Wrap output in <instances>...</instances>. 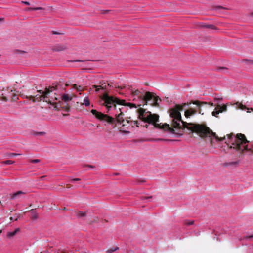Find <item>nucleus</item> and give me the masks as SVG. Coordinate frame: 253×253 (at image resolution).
Instances as JSON below:
<instances>
[{
  "mask_svg": "<svg viewBox=\"0 0 253 253\" xmlns=\"http://www.w3.org/2000/svg\"><path fill=\"white\" fill-rule=\"evenodd\" d=\"M53 34H58V33H57V32H53Z\"/></svg>",
  "mask_w": 253,
  "mask_h": 253,
  "instance_id": "obj_38",
  "label": "nucleus"
},
{
  "mask_svg": "<svg viewBox=\"0 0 253 253\" xmlns=\"http://www.w3.org/2000/svg\"><path fill=\"white\" fill-rule=\"evenodd\" d=\"M123 120H125L123 118V114L117 113L116 114V121L119 124L123 122Z\"/></svg>",
  "mask_w": 253,
  "mask_h": 253,
  "instance_id": "obj_12",
  "label": "nucleus"
},
{
  "mask_svg": "<svg viewBox=\"0 0 253 253\" xmlns=\"http://www.w3.org/2000/svg\"><path fill=\"white\" fill-rule=\"evenodd\" d=\"M193 221H191L186 222V224L188 225H192L193 224Z\"/></svg>",
  "mask_w": 253,
  "mask_h": 253,
  "instance_id": "obj_28",
  "label": "nucleus"
},
{
  "mask_svg": "<svg viewBox=\"0 0 253 253\" xmlns=\"http://www.w3.org/2000/svg\"><path fill=\"white\" fill-rule=\"evenodd\" d=\"M8 91H9L8 94L6 96H4V94H2L3 100L6 101L7 100L8 98H11L13 100L16 101L17 99V94L15 93V91L14 90L13 91L12 89H9Z\"/></svg>",
  "mask_w": 253,
  "mask_h": 253,
  "instance_id": "obj_8",
  "label": "nucleus"
},
{
  "mask_svg": "<svg viewBox=\"0 0 253 253\" xmlns=\"http://www.w3.org/2000/svg\"><path fill=\"white\" fill-rule=\"evenodd\" d=\"M37 217H38L37 214L36 213H35V212L32 211V215H31V218L33 220H35V219L37 218Z\"/></svg>",
  "mask_w": 253,
  "mask_h": 253,
  "instance_id": "obj_20",
  "label": "nucleus"
},
{
  "mask_svg": "<svg viewBox=\"0 0 253 253\" xmlns=\"http://www.w3.org/2000/svg\"><path fill=\"white\" fill-rule=\"evenodd\" d=\"M118 249V247H112L107 251V253H112L113 252Z\"/></svg>",
  "mask_w": 253,
  "mask_h": 253,
  "instance_id": "obj_18",
  "label": "nucleus"
},
{
  "mask_svg": "<svg viewBox=\"0 0 253 253\" xmlns=\"http://www.w3.org/2000/svg\"><path fill=\"white\" fill-rule=\"evenodd\" d=\"M251 14V16H253V12H252V13H251V14Z\"/></svg>",
  "mask_w": 253,
  "mask_h": 253,
  "instance_id": "obj_36",
  "label": "nucleus"
},
{
  "mask_svg": "<svg viewBox=\"0 0 253 253\" xmlns=\"http://www.w3.org/2000/svg\"><path fill=\"white\" fill-rule=\"evenodd\" d=\"M74 62H78V63H83L84 61L82 60H75Z\"/></svg>",
  "mask_w": 253,
  "mask_h": 253,
  "instance_id": "obj_30",
  "label": "nucleus"
},
{
  "mask_svg": "<svg viewBox=\"0 0 253 253\" xmlns=\"http://www.w3.org/2000/svg\"><path fill=\"white\" fill-rule=\"evenodd\" d=\"M41 8L40 7H36V8H31V7H29V8H27L26 9V11H30V10H39V9H41Z\"/></svg>",
  "mask_w": 253,
  "mask_h": 253,
  "instance_id": "obj_23",
  "label": "nucleus"
},
{
  "mask_svg": "<svg viewBox=\"0 0 253 253\" xmlns=\"http://www.w3.org/2000/svg\"><path fill=\"white\" fill-rule=\"evenodd\" d=\"M148 125H146V127H148Z\"/></svg>",
  "mask_w": 253,
  "mask_h": 253,
  "instance_id": "obj_39",
  "label": "nucleus"
},
{
  "mask_svg": "<svg viewBox=\"0 0 253 253\" xmlns=\"http://www.w3.org/2000/svg\"><path fill=\"white\" fill-rule=\"evenodd\" d=\"M73 88L76 89L78 91H80L83 89V87L81 86H78L77 84L73 85Z\"/></svg>",
  "mask_w": 253,
  "mask_h": 253,
  "instance_id": "obj_19",
  "label": "nucleus"
},
{
  "mask_svg": "<svg viewBox=\"0 0 253 253\" xmlns=\"http://www.w3.org/2000/svg\"><path fill=\"white\" fill-rule=\"evenodd\" d=\"M91 112L95 116V117L101 120L105 121L108 123H114L115 121L114 118L110 117L107 115L104 114L101 112H98L96 110L92 109Z\"/></svg>",
  "mask_w": 253,
  "mask_h": 253,
  "instance_id": "obj_5",
  "label": "nucleus"
},
{
  "mask_svg": "<svg viewBox=\"0 0 253 253\" xmlns=\"http://www.w3.org/2000/svg\"><path fill=\"white\" fill-rule=\"evenodd\" d=\"M235 105H236V107L237 108L243 110H247V112H249V108H247L245 105H243L242 104H241L240 103L237 102L235 104Z\"/></svg>",
  "mask_w": 253,
  "mask_h": 253,
  "instance_id": "obj_13",
  "label": "nucleus"
},
{
  "mask_svg": "<svg viewBox=\"0 0 253 253\" xmlns=\"http://www.w3.org/2000/svg\"><path fill=\"white\" fill-rule=\"evenodd\" d=\"M128 89L135 103H126L124 100H120L117 98L109 96L107 94H104L102 100L107 109L110 110L114 107L116 110V113L123 114L124 112L126 111V106H129L130 108H137L144 106L147 102L156 106L158 104V101H160V99L158 96H155L150 92H145L144 90L135 89L130 87Z\"/></svg>",
  "mask_w": 253,
  "mask_h": 253,
  "instance_id": "obj_2",
  "label": "nucleus"
},
{
  "mask_svg": "<svg viewBox=\"0 0 253 253\" xmlns=\"http://www.w3.org/2000/svg\"><path fill=\"white\" fill-rule=\"evenodd\" d=\"M14 163V161L11 160H6L3 162V163L6 165L12 164Z\"/></svg>",
  "mask_w": 253,
  "mask_h": 253,
  "instance_id": "obj_24",
  "label": "nucleus"
},
{
  "mask_svg": "<svg viewBox=\"0 0 253 253\" xmlns=\"http://www.w3.org/2000/svg\"><path fill=\"white\" fill-rule=\"evenodd\" d=\"M10 219H11V220H13L12 217H11V218H10Z\"/></svg>",
  "mask_w": 253,
  "mask_h": 253,
  "instance_id": "obj_41",
  "label": "nucleus"
},
{
  "mask_svg": "<svg viewBox=\"0 0 253 253\" xmlns=\"http://www.w3.org/2000/svg\"><path fill=\"white\" fill-rule=\"evenodd\" d=\"M227 110V106L226 105H224L223 106H220L218 105L215 108L214 111L212 112V116L217 117V115H218L219 113H221L223 111H226Z\"/></svg>",
  "mask_w": 253,
  "mask_h": 253,
  "instance_id": "obj_7",
  "label": "nucleus"
},
{
  "mask_svg": "<svg viewBox=\"0 0 253 253\" xmlns=\"http://www.w3.org/2000/svg\"><path fill=\"white\" fill-rule=\"evenodd\" d=\"M193 103L194 104L196 105L197 106V107L198 108H199L200 107L201 104H203V103H202V102H201L200 101H195L193 102Z\"/></svg>",
  "mask_w": 253,
  "mask_h": 253,
  "instance_id": "obj_22",
  "label": "nucleus"
},
{
  "mask_svg": "<svg viewBox=\"0 0 253 253\" xmlns=\"http://www.w3.org/2000/svg\"><path fill=\"white\" fill-rule=\"evenodd\" d=\"M220 71H226L227 70V69L225 68H224V67H222V68H220L218 69Z\"/></svg>",
  "mask_w": 253,
  "mask_h": 253,
  "instance_id": "obj_29",
  "label": "nucleus"
},
{
  "mask_svg": "<svg viewBox=\"0 0 253 253\" xmlns=\"http://www.w3.org/2000/svg\"><path fill=\"white\" fill-rule=\"evenodd\" d=\"M217 8L220 9V8H222L221 7H220V6H219V7H217Z\"/></svg>",
  "mask_w": 253,
  "mask_h": 253,
  "instance_id": "obj_37",
  "label": "nucleus"
},
{
  "mask_svg": "<svg viewBox=\"0 0 253 253\" xmlns=\"http://www.w3.org/2000/svg\"><path fill=\"white\" fill-rule=\"evenodd\" d=\"M80 178H74V179H71V181L72 182H74V181H80Z\"/></svg>",
  "mask_w": 253,
  "mask_h": 253,
  "instance_id": "obj_26",
  "label": "nucleus"
},
{
  "mask_svg": "<svg viewBox=\"0 0 253 253\" xmlns=\"http://www.w3.org/2000/svg\"><path fill=\"white\" fill-rule=\"evenodd\" d=\"M130 118H129L123 120L122 123L119 124L122 125L121 131L125 133H129L128 131H127L126 129H128L130 127Z\"/></svg>",
  "mask_w": 253,
  "mask_h": 253,
  "instance_id": "obj_6",
  "label": "nucleus"
},
{
  "mask_svg": "<svg viewBox=\"0 0 253 253\" xmlns=\"http://www.w3.org/2000/svg\"><path fill=\"white\" fill-rule=\"evenodd\" d=\"M55 89V87L54 86L49 87L48 88H46L45 91L42 90H39L38 92L40 94H42V95L38 96L36 95L35 97L31 96L30 97V99L33 100L34 101H41L43 100L44 102H49L50 99L49 97L50 96V94Z\"/></svg>",
  "mask_w": 253,
  "mask_h": 253,
  "instance_id": "obj_4",
  "label": "nucleus"
},
{
  "mask_svg": "<svg viewBox=\"0 0 253 253\" xmlns=\"http://www.w3.org/2000/svg\"><path fill=\"white\" fill-rule=\"evenodd\" d=\"M83 104L85 106H88L90 104V102L88 98L87 97H85L84 99V102Z\"/></svg>",
  "mask_w": 253,
  "mask_h": 253,
  "instance_id": "obj_16",
  "label": "nucleus"
},
{
  "mask_svg": "<svg viewBox=\"0 0 253 253\" xmlns=\"http://www.w3.org/2000/svg\"><path fill=\"white\" fill-rule=\"evenodd\" d=\"M138 121H133L130 119V126L134 127L135 126H138Z\"/></svg>",
  "mask_w": 253,
  "mask_h": 253,
  "instance_id": "obj_15",
  "label": "nucleus"
},
{
  "mask_svg": "<svg viewBox=\"0 0 253 253\" xmlns=\"http://www.w3.org/2000/svg\"><path fill=\"white\" fill-rule=\"evenodd\" d=\"M86 215V213L85 212L83 211H79L77 213V216L79 217H83L85 216Z\"/></svg>",
  "mask_w": 253,
  "mask_h": 253,
  "instance_id": "obj_17",
  "label": "nucleus"
},
{
  "mask_svg": "<svg viewBox=\"0 0 253 253\" xmlns=\"http://www.w3.org/2000/svg\"><path fill=\"white\" fill-rule=\"evenodd\" d=\"M1 203V201H0V204Z\"/></svg>",
  "mask_w": 253,
  "mask_h": 253,
  "instance_id": "obj_43",
  "label": "nucleus"
},
{
  "mask_svg": "<svg viewBox=\"0 0 253 253\" xmlns=\"http://www.w3.org/2000/svg\"><path fill=\"white\" fill-rule=\"evenodd\" d=\"M72 95L69 94L65 93L61 96L62 100L66 103L71 101L72 99Z\"/></svg>",
  "mask_w": 253,
  "mask_h": 253,
  "instance_id": "obj_11",
  "label": "nucleus"
},
{
  "mask_svg": "<svg viewBox=\"0 0 253 253\" xmlns=\"http://www.w3.org/2000/svg\"><path fill=\"white\" fill-rule=\"evenodd\" d=\"M44 133V132H40L39 134H43Z\"/></svg>",
  "mask_w": 253,
  "mask_h": 253,
  "instance_id": "obj_35",
  "label": "nucleus"
},
{
  "mask_svg": "<svg viewBox=\"0 0 253 253\" xmlns=\"http://www.w3.org/2000/svg\"><path fill=\"white\" fill-rule=\"evenodd\" d=\"M19 154H17V153H8L7 154V157L8 158H10V157H13V156H17V155H19Z\"/></svg>",
  "mask_w": 253,
  "mask_h": 253,
  "instance_id": "obj_21",
  "label": "nucleus"
},
{
  "mask_svg": "<svg viewBox=\"0 0 253 253\" xmlns=\"http://www.w3.org/2000/svg\"><path fill=\"white\" fill-rule=\"evenodd\" d=\"M253 235L248 237V238H253Z\"/></svg>",
  "mask_w": 253,
  "mask_h": 253,
  "instance_id": "obj_34",
  "label": "nucleus"
},
{
  "mask_svg": "<svg viewBox=\"0 0 253 253\" xmlns=\"http://www.w3.org/2000/svg\"><path fill=\"white\" fill-rule=\"evenodd\" d=\"M225 140V143L230 146L231 148H234L237 150L243 151L244 150H251L252 148L249 147L247 140L244 135L239 134L235 135L233 134L227 135V138H223Z\"/></svg>",
  "mask_w": 253,
  "mask_h": 253,
  "instance_id": "obj_3",
  "label": "nucleus"
},
{
  "mask_svg": "<svg viewBox=\"0 0 253 253\" xmlns=\"http://www.w3.org/2000/svg\"><path fill=\"white\" fill-rule=\"evenodd\" d=\"M186 103L182 105H176L173 108L169 110V115L172 119V126L164 124L162 125L158 124L159 115L156 114H152L151 112L146 111L144 109L140 108L138 110V118L143 121L148 123H152L155 127L160 128L170 133L181 134L183 132V128H187L191 132L197 133L201 137H212L217 138L215 133L213 132L209 127L193 123H188L181 120L180 111L183 110V107L186 106Z\"/></svg>",
  "mask_w": 253,
  "mask_h": 253,
  "instance_id": "obj_1",
  "label": "nucleus"
},
{
  "mask_svg": "<svg viewBox=\"0 0 253 253\" xmlns=\"http://www.w3.org/2000/svg\"><path fill=\"white\" fill-rule=\"evenodd\" d=\"M211 106H213V104L212 103L211 104Z\"/></svg>",
  "mask_w": 253,
  "mask_h": 253,
  "instance_id": "obj_40",
  "label": "nucleus"
},
{
  "mask_svg": "<svg viewBox=\"0 0 253 253\" xmlns=\"http://www.w3.org/2000/svg\"><path fill=\"white\" fill-rule=\"evenodd\" d=\"M208 27L212 29H213L214 27V26L212 25H209Z\"/></svg>",
  "mask_w": 253,
  "mask_h": 253,
  "instance_id": "obj_31",
  "label": "nucleus"
},
{
  "mask_svg": "<svg viewBox=\"0 0 253 253\" xmlns=\"http://www.w3.org/2000/svg\"><path fill=\"white\" fill-rule=\"evenodd\" d=\"M40 161V160L39 159H33L30 160V162L32 163H39Z\"/></svg>",
  "mask_w": 253,
  "mask_h": 253,
  "instance_id": "obj_25",
  "label": "nucleus"
},
{
  "mask_svg": "<svg viewBox=\"0 0 253 253\" xmlns=\"http://www.w3.org/2000/svg\"><path fill=\"white\" fill-rule=\"evenodd\" d=\"M197 112L196 109L190 108L185 111V116L186 118H189L190 116L195 114Z\"/></svg>",
  "mask_w": 253,
  "mask_h": 253,
  "instance_id": "obj_10",
  "label": "nucleus"
},
{
  "mask_svg": "<svg viewBox=\"0 0 253 253\" xmlns=\"http://www.w3.org/2000/svg\"><path fill=\"white\" fill-rule=\"evenodd\" d=\"M19 228L15 229L13 231H10L7 233V236L8 238H12L19 231Z\"/></svg>",
  "mask_w": 253,
  "mask_h": 253,
  "instance_id": "obj_14",
  "label": "nucleus"
},
{
  "mask_svg": "<svg viewBox=\"0 0 253 253\" xmlns=\"http://www.w3.org/2000/svg\"><path fill=\"white\" fill-rule=\"evenodd\" d=\"M24 193L22 191H18V192L14 193L11 195V199H19L20 198L23 197L24 195Z\"/></svg>",
  "mask_w": 253,
  "mask_h": 253,
  "instance_id": "obj_9",
  "label": "nucleus"
},
{
  "mask_svg": "<svg viewBox=\"0 0 253 253\" xmlns=\"http://www.w3.org/2000/svg\"><path fill=\"white\" fill-rule=\"evenodd\" d=\"M63 49V48H57V49H56L55 50L61 51V50H62Z\"/></svg>",
  "mask_w": 253,
  "mask_h": 253,
  "instance_id": "obj_32",
  "label": "nucleus"
},
{
  "mask_svg": "<svg viewBox=\"0 0 253 253\" xmlns=\"http://www.w3.org/2000/svg\"><path fill=\"white\" fill-rule=\"evenodd\" d=\"M151 197H146L145 198V199H149V198H151Z\"/></svg>",
  "mask_w": 253,
  "mask_h": 253,
  "instance_id": "obj_33",
  "label": "nucleus"
},
{
  "mask_svg": "<svg viewBox=\"0 0 253 253\" xmlns=\"http://www.w3.org/2000/svg\"><path fill=\"white\" fill-rule=\"evenodd\" d=\"M21 3L24 4L25 5H30V3L29 2H27V1H22Z\"/></svg>",
  "mask_w": 253,
  "mask_h": 253,
  "instance_id": "obj_27",
  "label": "nucleus"
},
{
  "mask_svg": "<svg viewBox=\"0 0 253 253\" xmlns=\"http://www.w3.org/2000/svg\"><path fill=\"white\" fill-rule=\"evenodd\" d=\"M251 109L253 111V109L251 108Z\"/></svg>",
  "mask_w": 253,
  "mask_h": 253,
  "instance_id": "obj_42",
  "label": "nucleus"
}]
</instances>
